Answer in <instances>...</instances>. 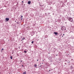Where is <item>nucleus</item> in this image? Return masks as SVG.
I'll return each instance as SVG.
<instances>
[{"label":"nucleus","instance_id":"1","mask_svg":"<svg viewBox=\"0 0 74 74\" xmlns=\"http://www.w3.org/2000/svg\"><path fill=\"white\" fill-rule=\"evenodd\" d=\"M61 29L62 30H66V27H62Z\"/></svg>","mask_w":74,"mask_h":74},{"label":"nucleus","instance_id":"2","mask_svg":"<svg viewBox=\"0 0 74 74\" xmlns=\"http://www.w3.org/2000/svg\"><path fill=\"white\" fill-rule=\"evenodd\" d=\"M69 21H71V22H72L73 21V19L71 18H69Z\"/></svg>","mask_w":74,"mask_h":74},{"label":"nucleus","instance_id":"3","mask_svg":"<svg viewBox=\"0 0 74 74\" xmlns=\"http://www.w3.org/2000/svg\"><path fill=\"white\" fill-rule=\"evenodd\" d=\"M5 20H6V21H9V18H5Z\"/></svg>","mask_w":74,"mask_h":74},{"label":"nucleus","instance_id":"4","mask_svg":"<svg viewBox=\"0 0 74 74\" xmlns=\"http://www.w3.org/2000/svg\"><path fill=\"white\" fill-rule=\"evenodd\" d=\"M31 3V2H30V1H29L28 2V4H30Z\"/></svg>","mask_w":74,"mask_h":74},{"label":"nucleus","instance_id":"5","mask_svg":"<svg viewBox=\"0 0 74 74\" xmlns=\"http://www.w3.org/2000/svg\"><path fill=\"white\" fill-rule=\"evenodd\" d=\"M54 34H55L56 35H57L58 34V32H54Z\"/></svg>","mask_w":74,"mask_h":74},{"label":"nucleus","instance_id":"6","mask_svg":"<svg viewBox=\"0 0 74 74\" xmlns=\"http://www.w3.org/2000/svg\"><path fill=\"white\" fill-rule=\"evenodd\" d=\"M34 66L35 67H37V64H35Z\"/></svg>","mask_w":74,"mask_h":74},{"label":"nucleus","instance_id":"7","mask_svg":"<svg viewBox=\"0 0 74 74\" xmlns=\"http://www.w3.org/2000/svg\"><path fill=\"white\" fill-rule=\"evenodd\" d=\"M26 74V72H24L23 73V74Z\"/></svg>","mask_w":74,"mask_h":74},{"label":"nucleus","instance_id":"8","mask_svg":"<svg viewBox=\"0 0 74 74\" xmlns=\"http://www.w3.org/2000/svg\"><path fill=\"white\" fill-rule=\"evenodd\" d=\"M10 58L11 59H12V56H11L10 57Z\"/></svg>","mask_w":74,"mask_h":74},{"label":"nucleus","instance_id":"9","mask_svg":"<svg viewBox=\"0 0 74 74\" xmlns=\"http://www.w3.org/2000/svg\"><path fill=\"white\" fill-rule=\"evenodd\" d=\"M22 40H25V38L24 37V38H23V39H22Z\"/></svg>","mask_w":74,"mask_h":74},{"label":"nucleus","instance_id":"10","mask_svg":"<svg viewBox=\"0 0 74 74\" xmlns=\"http://www.w3.org/2000/svg\"><path fill=\"white\" fill-rule=\"evenodd\" d=\"M24 52L25 53H26L27 52H26V51H24Z\"/></svg>","mask_w":74,"mask_h":74},{"label":"nucleus","instance_id":"11","mask_svg":"<svg viewBox=\"0 0 74 74\" xmlns=\"http://www.w3.org/2000/svg\"><path fill=\"white\" fill-rule=\"evenodd\" d=\"M22 17H23V16H21V18H22Z\"/></svg>","mask_w":74,"mask_h":74},{"label":"nucleus","instance_id":"12","mask_svg":"<svg viewBox=\"0 0 74 74\" xmlns=\"http://www.w3.org/2000/svg\"><path fill=\"white\" fill-rule=\"evenodd\" d=\"M32 43H33V41H32Z\"/></svg>","mask_w":74,"mask_h":74},{"label":"nucleus","instance_id":"13","mask_svg":"<svg viewBox=\"0 0 74 74\" xmlns=\"http://www.w3.org/2000/svg\"><path fill=\"white\" fill-rule=\"evenodd\" d=\"M2 50H4V49H2Z\"/></svg>","mask_w":74,"mask_h":74},{"label":"nucleus","instance_id":"14","mask_svg":"<svg viewBox=\"0 0 74 74\" xmlns=\"http://www.w3.org/2000/svg\"><path fill=\"white\" fill-rule=\"evenodd\" d=\"M63 36H64V34H63Z\"/></svg>","mask_w":74,"mask_h":74},{"label":"nucleus","instance_id":"15","mask_svg":"<svg viewBox=\"0 0 74 74\" xmlns=\"http://www.w3.org/2000/svg\"><path fill=\"white\" fill-rule=\"evenodd\" d=\"M22 3H23V1H22Z\"/></svg>","mask_w":74,"mask_h":74},{"label":"nucleus","instance_id":"16","mask_svg":"<svg viewBox=\"0 0 74 74\" xmlns=\"http://www.w3.org/2000/svg\"><path fill=\"white\" fill-rule=\"evenodd\" d=\"M38 60H37V61H38Z\"/></svg>","mask_w":74,"mask_h":74},{"label":"nucleus","instance_id":"17","mask_svg":"<svg viewBox=\"0 0 74 74\" xmlns=\"http://www.w3.org/2000/svg\"><path fill=\"white\" fill-rule=\"evenodd\" d=\"M21 20H22V18H21Z\"/></svg>","mask_w":74,"mask_h":74},{"label":"nucleus","instance_id":"18","mask_svg":"<svg viewBox=\"0 0 74 74\" xmlns=\"http://www.w3.org/2000/svg\"><path fill=\"white\" fill-rule=\"evenodd\" d=\"M62 37H63V36H62Z\"/></svg>","mask_w":74,"mask_h":74},{"label":"nucleus","instance_id":"19","mask_svg":"<svg viewBox=\"0 0 74 74\" xmlns=\"http://www.w3.org/2000/svg\"><path fill=\"white\" fill-rule=\"evenodd\" d=\"M22 66H23V65H22Z\"/></svg>","mask_w":74,"mask_h":74}]
</instances>
